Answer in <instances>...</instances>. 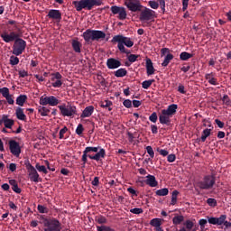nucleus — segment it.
<instances>
[{
	"label": "nucleus",
	"mask_w": 231,
	"mask_h": 231,
	"mask_svg": "<svg viewBox=\"0 0 231 231\" xmlns=\"http://www.w3.org/2000/svg\"><path fill=\"white\" fill-rule=\"evenodd\" d=\"M83 38L86 42H89V41H93V30H87L85 32H83Z\"/></svg>",
	"instance_id": "obj_25"
},
{
	"label": "nucleus",
	"mask_w": 231,
	"mask_h": 231,
	"mask_svg": "<svg viewBox=\"0 0 231 231\" xmlns=\"http://www.w3.org/2000/svg\"><path fill=\"white\" fill-rule=\"evenodd\" d=\"M154 66L152 65V60L151 59H146V73L147 75H154Z\"/></svg>",
	"instance_id": "obj_22"
},
{
	"label": "nucleus",
	"mask_w": 231,
	"mask_h": 231,
	"mask_svg": "<svg viewBox=\"0 0 231 231\" xmlns=\"http://www.w3.org/2000/svg\"><path fill=\"white\" fill-rule=\"evenodd\" d=\"M112 42L117 43V48L121 53H127L126 48H133L134 46V42L129 37L124 35H116L112 38Z\"/></svg>",
	"instance_id": "obj_3"
},
{
	"label": "nucleus",
	"mask_w": 231,
	"mask_h": 231,
	"mask_svg": "<svg viewBox=\"0 0 231 231\" xmlns=\"http://www.w3.org/2000/svg\"><path fill=\"white\" fill-rule=\"evenodd\" d=\"M146 152L149 154L150 158H154V150H152V146H147Z\"/></svg>",
	"instance_id": "obj_51"
},
{
	"label": "nucleus",
	"mask_w": 231,
	"mask_h": 231,
	"mask_svg": "<svg viewBox=\"0 0 231 231\" xmlns=\"http://www.w3.org/2000/svg\"><path fill=\"white\" fill-rule=\"evenodd\" d=\"M26 169L29 172V177L31 181H34V183H39V173L35 167H33L30 162L26 164Z\"/></svg>",
	"instance_id": "obj_12"
},
{
	"label": "nucleus",
	"mask_w": 231,
	"mask_h": 231,
	"mask_svg": "<svg viewBox=\"0 0 231 231\" xmlns=\"http://www.w3.org/2000/svg\"><path fill=\"white\" fill-rule=\"evenodd\" d=\"M44 231H60L62 230V226L60 222L57 219L45 220L44 222Z\"/></svg>",
	"instance_id": "obj_8"
},
{
	"label": "nucleus",
	"mask_w": 231,
	"mask_h": 231,
	"mask_svg": "<svg viewBox=\"0 0 231 231\" xmlns=\"http://www.w3.org/2000/svg\"><path fill=\"white\" fill-rule=\"evenodd\" d=\"M178 109V105L172 104L168 106L167 109H163L159 116L160 124L169 125L171 124V118L173 115H176V110Z\"/></svg>",
	"instance_id": "obj_4"
},
{
	"label": "nucleus",
	"mask_w": 231,
	"mask_h": 231,
	"mask_svg": "<svg viewBox=\"0 0 231 231\" xmlns=\"http://www.w3.org/2000/svg\"><path fill=\"white\" fill-rule=\"evenodd\" d=\"M156 196H167L169 194V189L164 188L155 191Z\"/></svg>",
	"instance_id": "obj_39"
},
{
	"label": "nucleus",
	"mask_w": 231,
	"mask_h": 231,
	"mask_svg": "<svg viewBox=\"0 0 231 231\" xmlns=\"http://www.w3.org/2000/svg\"><path fill=\"white\" fill-rule=\"evenodd\" d=\"M185 217L183 216H176L172 218L173 225H181L183 223Z\"/></svg>",
	"instance_id": "obj_32"
},
{
	"label": "nucleus",
	"mask_w": 231,
	"mask_h": 231,
	"mask_svg": "<svg viewBox=\"0 0 231 231\" xmlns=\"http://www.w3.org/2000/svg\"><path fill=\"white\" fill-rule=\"evenodd\" d=\"M4 125L6 129H12L14 125V120L8 118V116H4Z\"/></svg>",
	"instance_id": "obj_26"
},
{
	"label": "nucleus",
	"mask_w": 231,
	"mask_h": 231,
	"mask_svg": "<svg viewBox=\"0 0 231 231\" xmlns=\"http://www.w3.org/2000/svg\"><path fill=\"white\" fill-rule=\"evenodd\" d=\"M140 21H151V19H154V11L146 8L141 12Z\"/></svg>",
	"instance_id": "obj_13"
},
{
	"label": "nucleus",
	"mask_w": 231,
	"mask_h": 231,
	"mask_svg": "<svg viewBox=\"0 0 231 231\" xmlns=\"http://www.w3.org/2000/svg\"><path fill=\"white\" fill-rule=\"evenodd\" d=\"M215 124H217V127H219L220 129H223L225 127V123H223L219 119H216Z\"/></svg>",
	"instance_id": "obj_61"
},
{
	"label": "nucleus",
	"mask_w": 231,
	"mask_h": 231,
	"mask_svg": "<svg viewBox=\"0 0 231 231\" xmlns=\"http://www.w3.org/2000/svg\"><path fill=\"white\" fill-rule=\"evenodd\" d=\"M106 66L108 69H116L122 66V62L115 58H109L106 60Z\"/></svg>",
	"instance_id": "obj_17"
},
{
	"label": "nucleus",
	"mask_w": 231,
	"mask_h": 231,
	"mask_svg": "<svg viewBox=\"0 0 231 231\" xmlns=\"http://www.w3.org/2000/svg\"><path fill=\"white\" fill-rule=\"evenodd\" d=\"M122 8H123V7H118V6H116V5H114V6L111 7L110 10H111L112 14H114V15H116L117 14L120 13V11L122 10Z\"/></svg>",
	"instance_id": "obj_46"
},
{
	"label": "nucleus",
	"mask_w": 231,
	"mask_h": 231,
	"mask_svg": "<svg viewBox=\"0 0 231 231\" xmlns=\"http://www.w3.org/2000/svg\"><path fill=\"white\" fill-rule=\"evenodd\" d=\"M125 75H127V69H119L115 72V77L117 78L125 77Z\"/></svg>",
	"instance_id": "obj_33"
},
{
	"label": "nucleus",
	"mask_w": 231,
	"mask_h": 231,
	"mask_svg": "<svg viewBox=\"0 0 231 231\" xmlns=\"http://www.w3.org/2000/svg\"><path fill=\"white\" fill-rule=\"evenodd\" d=\"M1 39H3L4 42H14V41H17L19 38V33L15 32H11L9 34L6 32L0 33Z\"/></svg>",
	"instance_id": "obj_11"
},
{
	"label": "nucleus",
	"mask_w": 231,
	"mask_h": 231,
	"mask_svg": "<svg viewBox=\"0 0 231 231\" xmlns=\"http://www.w3.org/2000/svg\"><path fill=\"white\" fill-rule=\"evenodd\" d=\"M193 55L187 51H183L180 54V60H189V59H192Z\"/></svg>",
	"instance_id": "obj_34"
},
{
	"label": "nucleus",
	"mask_w": 231,
	"mask_h": 231,
	"mask_svg": "<svg viewBox=\"0 0 231 231\" xmlns=\"http://www.w3.org/2000/svg\"><path fill=\"white\" fill-rule=\"evenodd\" d=\"M35 167L37 171H39V172H43V174H48V170H46V166L40 165L39 163H37Z\"/></svg>",
	"instance_id": "obj_41"
},
{
	"label": "nucleus",
	"mask_w": 231,
	"mask_h": 231,
	"mask_svg": "<svg viewBox=\"0 0 231 231\" xmlns=\"http://www.w3.org/2000/svg\"><path fill=\"white\" fill-rule=\"evenodd\" d=\"M125 5L131 12H140L142 10L140 0H125Z\"/></svg>",
	"instance_id": "obj_10"
},
{
	"label": "nucleus",
	"mask_w": 231,
	"mask_h": 231,
	"mask_svg": "<svg viewBox=\"0 0 231 231\" xmlns=\"http://www.w3.org/2000/svg\"><path fill=\"white\" fill-rule=\"evenodd\" d=\"M167 161L169 162V163H172L176 162V154L174 153L169 154L167 157Z\"/></svg>",
	"instance_id": "obj_54"
},
{
	"label": "nucleus",
	"mask_w": 231,
	"mask_h": 231,
	"mask_svg": "<svg viewBox=\"0 0 231 231\" xmlns=\"http://www.w3.org/2000/svg\"><path fill=\"white\" fill-rule=\"evenodd\" d=\"M157 151L161 154V156H169V152L167 150L158 148Z\"/></svg>",
	"instance_id": "obj_60"
},
{
	"label": "nucleus",
	"mask_w": 231,
	"mask_h": 231,
	"mask_svg": "<svg viewBox=\"0 0 231 231\" xmlns=\"http://www.w3.org/2000/svg\"><path fill=\"white\" fill-rule=\"evenodd\" d=\"M98 149H100L99 152ZM88 158H89L90 160H95L96 162H100L101 158H106V150L100 148L99 146H88L83 151V155L81 157L83 165H86V163H88Z\"/></svg>",
	"instance_id": "obj_1"
},
{
	"label": "nucleus",
	"mask_w": 231,
	"mask_h": 231,
	"mask_svg": "<svg viewBox=\"0 0 231 231\" xmlns=\"http://www.w3.org/2000/svg\"><path fill=\"white\" fill-rule=\"evenodd\" d=\"M97 223H99V225H106V223H107V219L105 217H99L97 218Z\"/></svg>",
	"instance_id": "obj_59"
},
{
	"label": "nucleus",
	"mask_w": 231,
	"mask_h": 231,
	"mask_svg": "<svg viewBox=\"0 0 231 231\" xmlns=\"http://www.w3.org/2000/svg\"><path fill=\"white\" fill-rule=\"evenodd\" d=\"M118 19L120 21H125V19H127V12L125 11V8L122 7V9L119 11Z\"/></svg>",
	"instance_id": "obj_37"
},
{
	"label": "nucleus",
	"mask_w": 231,
	"mask_h": 231,
	"mask_svg": "<svg viewBox=\"0 0 231 231\" xmlns=\"http://www.w3.org/2000/svg\"><path fill=\"white\" fill-rule=\"evenodd\" d=\"M71 46L76 53H80V51H82V43L79 42V40H72Z\"/></svg>",
	"instance_id": "obj_23"
},
{
	"label": "nucleus",
	"mask_w": 231,
	"mask_h": 231,
	"mask_svg": "<svg viewBox=\"0 0 231 231\" xmlns=\"http://www.w3.org/2000/svg\"><path fill=\"white\" fill-rule=\"evenodd\" d=\"M211 129H205L203 130L202 132V135H201V142H206L207 141V138H208V136H210V133H211Z\"/></svg>",
	"instance_id": "obj_35"
},
{
	"label": "nucleus",
	"mask_w": 231,
	"mask_h": 231,
	"mask_svg": "<svg viewBox=\"0 0 231 231\" xmlns=\"http://www.w3.org/2000/svg\"><path fill=\"white\" fill-rule=\"evenodd\" d=\"M152 82H154V79H149V80H145L142 83V87L143 89H149V88H151V86H152Z\"/></svg>",
	"instance_id": "obj_40"
},
{
	"label": "nucleus",
	"mask_w": 231,
	"mask_h": 231,
	"mask_svg": "<svg viewBox=\"0 0 231 231\" xmlns=\"http://www.w3.org/2000/svg\"><path fill=\"white\" fill-rule=\"evenodd\" d=\"M100 39H106V32L93 30L92 41H100Z\"/></svg>",
	"instance_id": "obj_24"
},
{
	"label": "nucleus",
	"mask_w": 231,
	"mask_h": 231,
	"mask_svg": "<svg viewBox=\"0 0 231 231\" xmlns=\"http://www.w3.org/2000/svg\"><path fill=\"white\" fill-rule=\"evenodd\" d=\"M49 19H53L54 21H60L62 19V14L60 10L57 9H51L47 14Z\"/></svg>",
	"instance_id": "obj_18"
},
{
	"label": "nucleus",
	"mask_w": 231,
	"mask_h": 231,
	"mask_svg": "<svg viewBox=\"0 0 231 231\" xmlns=\"http://www.w3.org/2000/svg\"><path fill=\"white\" fill-rule=\"evenodd\" d=\"M9 149L12 154H14V156H16V158H19V155L21 154V146H19V143L15 141H10Z\"/></svg>",
	"instance_id": "obj_14"
},
{
	"label": "nucleus",
	"mask_w": 231,
	"mask_h": 231,
	"mask_svg": "<svg viewBox=\"0 0 231 231\" xmlns=\"http://www.w3.org/2000/svg\"><path fill=\"white\" fill-rule=\"evenodd\" d=\"M18 75L22 79H24V77H28V71H26V70H19Z\"/></svg>",
	"instance_id": "obj_62"
},
{
	"label": "nucleus",
	"mask_w": 231,
	"mask_h": 231,
	"mask_svg": "<svg viewBox=\"0 0 231 231\" xmlns=\"http://www.w3.org/2000/svg\"><path fill=\"white\" fill-rule=\"evenodd\" d=\"M149 5L151 8H152L153 10H158V6H160L158 2H155V1H149Z\"/></svg>",
	"instance_id": "obj_55"
},
{
	"label": "nucleus",
	"mask_w": 231,
	"mask_h": 231,
	"mask_svg": "<svg viewBox=\"0 0 231 231\" xmlns=\"http://www.w3.org/2000/svg\"><path fill=\"white\" fill-rule=\"evenodd\" d=\"M183 225L184 226L180 227L179 231H194V222L191 220H186Z\"/></svg>",
	"instance_id": "obj_21"
},
{
	"label": "nucleus",
	"mask_w": 231,
	"mask_h": 231,
	"mask_svg": "<svg viewBox=\"0 0 231 231\" xmlns=\"http://www.w3.org/2000/svg\"><path fill=\"white\" fill-rule=\"evenodd\" d=\"M5 100L8 102L10 105H14V97H12V95L9 94V96L5 97Z\"/></svg>",
	"instance_id": "obj_64"
},
{
	"label": "nucleus",
	"mask_w": 231,
	"mask_h": 231,
	"mask_svg": "<svg viewBox=\"0 0 231 231\" xmlns=\"http://www.w3.org/2000/svg\"><path fill=\"white\" fill-rule=\"evenodd\" d=\"M132 214H143V209L142 208H134L130 209Z\"/></svg>",
	"instance_id": "obj_49"
},
{
	"label": "nucleus",
	"mask_w": 231,
	"mask_h": 231,
	"mask_svg": "<svg viewBox=\"0 0 231 231\" xmlns=\"http://www.w3.org/2000/svg\"><path fill=\"white\" fill-rule=\"evenodd\" d=\"M51 80L52 88H60L62 86V75L59 72L52 74Z\"/></svg>",
	"instance_id": "obj_15"
},
{
	"label": "nucleus",
	"mask_w": 231,
	"mask_h": 231,
	"mask_svg": "<svg viewBox=\"0 0 231 231\" xmlns=\"http://www.w3.org/2000/svg\"><path fill=\"white\" fill-rule=\"evenodd\" d=\"M216 185V177L214 175H208L199 181L197 187H199L201 190H210Z\"/></svg>",
	"instance_id": "obj_5"
},
{
	"label": "nucleus",
	"mask_w": 231,
	"mask_h": 231,
	"mask_svg": "<svg viewBox=\"0 0 231 231\" xmlns=\"http://www.w3.org/2000/svg\"><path fill=\"white\" fill-rule=\"evenodd\" d=\"M206 79L212 86H217V79L212 77V74H207Z\"/></svg>",
	"instance_id": "obj_38"
},
{
	"label": "nucleus",
	"mask_w": 231,
	"mask_h": 231,
	"mask_svg": "<svg viewBox=\"0 0 231 231\" xmlns=\"http://www.w3.org/2000/svg\"><path fill=\"white\" fill-rule=\"evenodd\" d=\"M150 122H152L153 124H156L158 122V114L156 112H153L150 116H149Z\"/></svg>",
	"instance_id": "obj_44"
},
{
	"label": "nucleus",
	"mask_w": 231,
	"mask_h": 231,
	"mask_svg": "<svg viewBox=\"0 0 231 231\" xmlns=\"http://www.w3.org/2000/svg\"><path fill=\"white\" fill-rule=\"evenodd\" d=\"M76 133L80 135L82 134V133H84V126L82 125V124H79L76 129Z\"/></svg>",
	"instance_id": "obj_57"
},
{
	"label": "nucleus",
	"mask_w": 231,
	"mask_h": 231,
	"mask_svg": "<svg viewBox=\"0 0 231 231\" xmlns=\"http://www.w3.org/2000/svg\"><path fill=\"white\" fill-rule=\"evenodd\" d=\"M172 59H174V55L168 53L165 58L163 62L162 63V66L163 68H167V66H169V63L171 62V60H172Z\"/></svg>",
	"instance_id": "obj_28"
},
{
	"label": "nucleus",
	"mask_w": 231,
	"mask_h": 231,
	"mask_svg": "<svg viewBox=\"0 0 231 231\" xmlns=\"http://www.w3.org/2000/svg\"><path fill=\"white\" fill-rule=\"evenodd\" d=\"M24 50H26V41L21 38L16 39L13 45V55L19 57V55H23Z\"/></svg>",
	"instance_id": "obj_6"
},
{
	"label": "nucleus",
	"mask_w": 231,
	"mask_h": 231,
	"mask_svg": "<svg viewBox=\"0 0 231 231\" xmlns=\"http://www.w3.org/2000/svg\"><path fill=\"white\" fill-rule=\"evenodd\" d=\"M138 57H140V55L130 54L128 56V60L129 62H136V60H138Z\"/></svg>",
	"instance_id": "obj_50"
},
{
	"label": "nucleus",
	"mask_w": 231,
	"mask_h": 231,
	"mask_svg": "<svg viewBox=\"0 0 231 231\" xmlns=\"http://www.w3.org/2000/svg\"><path fill=\"white\" fill-rule=\"evenodd\" d=\"M0 93H2L4 98H5L6 97L10 96V89H8L6 87H4L3 88H0Z\"/></svg>",
	"instance_id": "obj_42"
},
{
	"label": "nucleus",
	"mask_w": 231,
	"mask_h": 231,
	"mask_svg": "<svg viewBox=\"0 0 231 231\" xmlns=\"http://www.w3.org/2000/svg\"><path fill=\"white\" fill-rule=\"evenodd\" d=\"M178 194H180V192L178 190L172 191L171 205L174 206V205H176V203H178Z\"/></svg>",
	"instance_id": "obj_36"
},
{
	"label": "nucleus",
	"mask_w": 231,
	"mask_h": 231,
	"mask_svg": "<svg viewBox=\"0 0 231 231\" xmlns=\"http://www.w3.org/2000/svg\"><path fill=\"white\" fill-rule=\"evenodd\" d=\"M40 105L41 106H59V99L55 97L54 96L50 97H42L40 98Z\"/></svg>",
	"instance_id": "obj_9"
},
{
	"label": "nucleus",
	"mask_w": 231,
	"mask_h": 231,
	"mask_svg": "<svg viewBox=\"0 0 231 231\" xmlns=\"http://www.w3.org/2000/svg\"><path fill=\"white\" fill-rule=\"evenodd\" d=\"M162 218H152L150 221V225L155 228H158L159 226H162Z\"/></svg>",
	"instance_id": "obj_30"
},
{
	"label": "nucleus",
	"mask_w": 231,
	"mask_h": 231,
	"mask_svg": "<svg viewBox=\"0 0 231 231\" xmlns=\"http://www.w3.org/2000/svg\"><path fill=\"white\" fill-rule=\"evenodd\" d=\"M97 231H115V229L107 226H97Z\"/></svg>",
	"instance_id": "obj_47"
},
{
	"label": "nucleus",
	"mask_w": 231,
	"mask_h": 231,
	"mask_svg": "<svg viewBox=\"0 0 231 231\" xmlns=\"http://www.w3.org/2000/svg\"><path fill=\"white\" fill-rule=\"evenodd\" d=\"M100 183V180L98 179V177H95L94 180H92V185L94 187H98Z\"/></svg>",
	"instance_id": "obj_63"
},
{
	"label": "nucleus",
	"mask_w": 231,
	"mask_h": 231,
	"mask_svg": "<svg viewBox=\"0 0 231 231\" xmlns=\"http://www.w3.org/2000/svg\"><path fill=\"white\" fill-rule=\"evenodd\" d=\"M10 64L11 66H17L19 64V58L15 56H11L10 57Z\"/></svg>",
	"instance_id": "obj_43"
},
{
	"label": "nucleus",
	"mask_w": 231,
	"mask_h": 231,
	"mask_svg": "<svg viewBox=\"0 0 231 231\" xmlns=\"http://www.w3.org/2000/svg\"><path fill=\"white\" fill-rule=\"evenodd\" d=\"M68 133V127L64 126L60 131V140H63L64 134Z\"/></svg>",
	"instance_id": "obj_53"
},
{
	"label": "nucleus",
	"mask_w": 231,
	"mask_h": 231,
	"mask_svg": "<svg viewBox=\"0 0 231 231\" xmlns=\"http://www.w3.org/2000/svg\"><path fill=\"white\" fill-rule=\"evenodd\" d=\"M123 105L125 106V107H127V109L133 107V102L131 101V99H125L123 102Z\"/></svg>",
	"instance_id": "obj_52"
},
{
	"label": "nucleus",
	"mask_w": 231,
	"mask_h": 231,
	"mask_svg": "<svg viewBox=\"0 0 231 231\" xmlns=\"http://www.w3.org/2000/svg\"><path fill=\"white\" fill-rule=\"evenodd\" d=\"M225 221H226V215H221L219 217H208V223H209V225L221 226Z\"/></svg>",
	"instance_id": "obj_16"
},
{
	"label": "nucleus",
	"mask_w": 231,
	"mask_h": 231,
	"mask_svg": "<svg viewBox=\"0 0 231 231\" xmlns=\"http://www.w3.org/2000/svg\"><path fill=\"white\" fill-rule=\"evenodd\" d=\"M15 115L18 120H23V121L26 120V115H24V111L23 110V108L18 107L16 109Z\"/></svg>",
	"instance_id": "obj_27"
},
{
	"label": "nucleus",
	"mask_w": 231,
	"mask_h": 231,
	"mask_svg": "<svg viewBox=\"0 0 231 231\" xmlns=\"http://www.w3.org/2000/svg\"><path fill=\"white\" fill-rule=\"evenodd\" d=\"M94 111H95V106H87L83 110V112L80 116V118H89V116H91V115H93Z\"/></svg>",
	"instance_id": "obj_19"
},
{
	"label": "nucleus",
	"mask_w": 231,
	"mask_h": 231,
	"mask_svg": "<svg viewBox=\"0 0 231 231\" xmlns=\"http://www.w3.org/2000/svg\"><path fill=\"white\" fill-rule=\"evenodd\" d=\"M59 109L62 115V116H70L73 117L75 115H77V106L67 104V105H60L59 106Z\"/></svg>",
	"instance_id": "obj_7"
},
{
	"label": "nucleus",
	"mask_w": 231,
	"mask_h": 231,
	"mask_svg": "<svg viewBox=\"0 0 231 231\" xmlns=\"http://www.w3.org/2000/svg\"><path fill=\"white\" fill-rule=\"evenodd\" d=\"M103 4L102 0H79L72 2L77 12H82V10H93L94 6H102Z\"/></svg>",
	"instance_id": "obj_2"
},
{
	"label": "nucleus",
	"mask_w": 231,
	"mask_h": 231,
	"mask_svg": "<svg viewBox=\"0 0 231 231\" xmlns=\"http://www.w3.org/2000/svg\"><path fill=\"white\" fill-rule=\"evenodd\" d=\"M145 183L149 185V187H158V180H156L154 175L146 176Z\"/></svg>",
	"instance_id": "obj_20"
},
{
	"label": "nucleus",
	"mask_w": 231,
	"mask_h": 231,
	"mask_svg": "<svg viewBox=\"0 0 231 231\" xmlns=\"http://www.w3.org/2000/svg\"><path fill=\"white\" fill-rule=\"evenodd\" d=\"M222 102L223 104H225V106H231V101H230V97H228V95H225L223 97Z\"/></svg>",
	"instance_id": "obj_48"
},
{
	"label": "nucleus",
	"mask_w": 231,
	"mask_h": 231,
	"mask_svg": "<svg viewBox=\"0 0 231 231\" xmlns=\"http://www.w3.org/2000/svg\"><path fill=\"white\" fill-rule=\"evenodd\" d=\"M28 97L26 95H21L16 98V104L17 106H24V103L26 102V99Z\"/></svg>",
	"instance_id": "obj_31"
},
{
	"label": "nucleus",
	"mask_w": 231,
	"mask_h": 231,
	"mask_svg": "<svg viewBox=\"0 0 231 231\" xmlns=\"http://www.w3.org/2000/svg\"><path fill=\"white\" fill-rule=\"evenodd\" d=\"M113 106V102L106 100L101 104V107H111Z\"/></svg>",
	"instance_id": "obj_58"
},
{
	"label": "nucleus",
	"mask_w": 231,
	"mask_h": 231,
	"mask_svg": "<svg viewBox=\"0 0 231 231\" xmlns=\"http://www.w3.org/2000/svg\"><path fill=\"white\" fill-rule=\"evenodd\" d=\"M41 116H48L50 115V109L46 106H40L38 109Z\"/></svg>",
	"instance_id": "obj_29"
},
{
	"label": "nucleus",
	"mask_w": 231,
	"mask_h": 231,
	"mask_svg": "<svg viewBox=\"0 0 231 231\" xmlns=\"http://www.w3.org/2000/svg\"><path fill=\"white\" fill-rule=\"evenodd\" d=\"M38 212H40V214H48V208L42 205H38Z\"/></svg>",
	"instance_id": "obj_45"
},
{
	"label": "nucleus",
	"mask_w": 231,
	"mask_h": 231,
	"mask_svg": "<svg viewBox=\"0 0 231 231\" xmlns=\"http://www.w3.org/2000/svg\"><path fill=\"white\" fill-rule=\"evenodd\" d=\"M207 203L210 207H216V205H217V201H216V199H208Z\"/></svg>",
	"instance_id": "obj_56"
}]
</instances>
